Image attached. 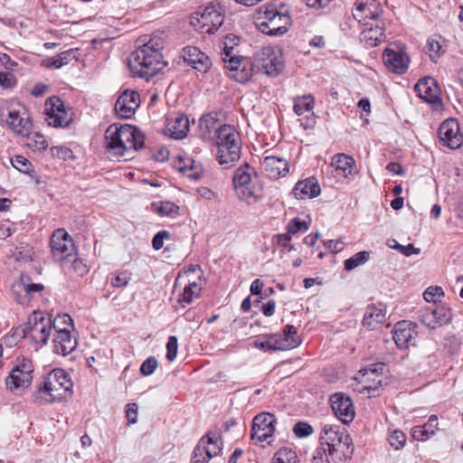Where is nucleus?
<instances>
[{
	"label": "nucleus",
	"mask_w": 463,
	"mask_h": 463,
	"mask_svg": "<svg viewBox=\"0 0 463 463\" xmlns=\"http://www.w3.org/2000/svg\"><path fill=\"white\" fill-rule=\"evenodd\" d=\"M144 136L136 127L128 124H112L105 131L104 146L115 156H124L143 147Z\"/></svg>",
	"instance_id": "1"
},
{
	"label": "nucleus",
	"mask_w": 463,
	"mask_h": 463,
	"mask_svg": "<svg viewBox=\"0 0 463 463\" xmlns=\"http://www.w3.org/2000/svg\"><path fill=\"white\" fill-rule=\"evenodd\" d=\"M162 43L156 39L138 47L128 60V67L134 76L151 78L165 65L161 52Z\"/></svg>",
	"instance_id": "2"
},
{
	"label": "nucleus",
	"mask_w": 463,
	"mask_h": 463,
	"mask_svg": "<svg viewBox=\"0 0 463 463\" xmlns=\"http://www.w3.org/2000/svg\"><path fill=\"white\" fill-rule=\"evenodd\" d=\"M216 160L224 168L231 167L241 156L240 135L233 126L222 125L215 138Z\"/></svg>",
	"instance_id": "3"
},
{
	"label": "nucleus",
	"mask_w": 463,
	"mask_h": 463,
	"mask_svg": "<svg viewBox=\"0 0 463 463\" xmlns=\"http://www.w3.org/2000/svg\"><path fill=\"white\" fill-rule=\"evenodd\" d=\"M257 173L253 167L245 164L236 169L233 175V185L236 196L247 204L256 203L263 195L262 186L254 179Z\"/></svg>",
	"instance_id": "4"
},
{
	"label": "nucleus",
	"mask_w": 463,
	"mask_h": 463,
	"mask_svg": "<svg viewBox=\"0 0 463 463\" xmlns=\"http://www.w3.org/2000/svg\"><path fill=\"white\" fill-rule=\"evenodd\" d=\"M73 383L69 374L60 368L53 369L44 378L39 392L45 402H61L72 393Z\"/></svg>",
	"instance_id": "5"
},
{
	"label": "nucleus",
	"mask_w": 463,
	"mask_h": 463,
	"mask_svg": "<svg viewBox=\"0 0 463 463\" xmlns=\"http://www.w3.org/2000/svg\"><path fill=\"white\" fill-rule=\"evenodd\" d=\"M259 30L270 36H280L288 30L289 15L283 6L279 10L274 6L260 7L255 17Z\"/></svg>",
	"instance_id": "6"
},
{
	"label": "nucleus",
	"mask_w": 463,
	"mask_h": 463,
	"mask_svg": "<svg viewBox=\"0 0 463 463\" xmlns=\"http://www.w3.org/2000/svg\"><path fill=\"white\" fill-rule=\"evenodd\" d=\"M224 16L223 6L212 2L191 14L190 24L201 33L213 34L222 25Z\"/></svg>",
	"instance_id": "7"
},
{
	"label": "nucleus",
	"mask_w": 463,
	"mask_h": 463,
	"mask_svg": "<svg viewBox=\"0 0 463 463\" xmlns=\"http://www.w3.org/2000/svg\"><path fill=\"white\" fill-rule=\"evenodd\" d=\"M320 446L331 450L344 458L351 453V439L348 434L337 425L325 424L322 428Z\"/></svg>",
	"instance_id": "8"
},
{
	"label": "nucleus",
	"mask_w": 463,
	"mask_h": 463,
	"mask_svg": "<svg viewBox=\"0 0 463 463\" xmlns=\"http://www.w3.org/2000/svg\"><path fill=\"white\" fill-rule=\"evenodd\" d=\"M383 364H372L361 369L352 384L354 391L368 397L376 396L382 387Z\"/></svg>",
	"instance_id": "9"
},
{
	"label": "nucleus",
	"mask_w": 463,
	"mask_h": 463,
	"mask_svg": "<svg viewBox=\"0 0 463 463\" xmlns=\"http://www.w3.org/2000/svg\"><path fill=\"white\" fill-rule=\"evenodd\" d=\"M51 317L40 311L33 312L24 326V336L37 345H46L52 335Z\"/></svg>",
	"instance_id": "10"
},
{
	"label": "nucleus",
	"mask_w": 463,
	"mask_h": 463,
	"mask_svg": "<svg viewBox=\"0 0 463 463\" xmlns=\"http://www.w3.org/2000/svg\"><path fill=\"white\" fill-rule=\"evenodd\" d=\"M252 65L261 73L277 76L284 67L282 52L278 47H262L256 52Z\"/></svg>",
	"instance_id": "11"
},
{
	"label": "nucleus",
	"mask_w": 463,
	"mask_h": 463,
	"mask_svg": "<svg viewBox=\"0 0 463 463\" xmlns=\"http://www.w3.org/2000/svg\"><path fill=\"white\" fill-rule=\"evenodd\" d=\"M33 364L32 360L28 358H18L14 367L6 378L7 389L14 391L27 388L33 377Z\"/></svg>",
	"instance_id": "12"
},
{
	"label": "nucleus",
	"mask_w": 463,
	"mask_h": 463,
	"mask_svg": "<svg viewBox=\"0 0 463 463\" xmlns=\"http://www.w3.org/2000/svg\"><path fill=\"white\" fill-rule=\"evenodd\" d=\"M383 61L386 68L396 74H403L408 71L410 57L403 45L393 43L383 52Z\"/></svg>",
	"instance_id": "13"
},
{
	"label": "nucleus",
	"mask_w": 463,
	"mask_h": 463,
	"mask_svg": "<svg viewBox=\"0 0 463 463\" xmlns=\"http://www.w3.org/2000/svg\"><path fill=\"white\" fill-rule=\"evenodd\" d=\"M45 116L47 124L53 128H65L72 121V118L66 110L63 101L57 96L46 99Z\"/></svg>",
	"instance_id": "14"
},
{
	"label": "nucleus",
	"mask_w": 463,
	"mask_h": 463,
	"mask_svg": "<svg viewBox=\"0 0 463 463\" xmlns=\"http://www.w3.org/2000/svg\"><path fill=\"white\" fill-rule=\"evenodd\" d=\"M383 14V7L378 0H356L352 10L353 19L362 25L377 22Z\"/></svg>",
	"instance_id": "15"
},
{
	"label": "nucleus",
	"mask_w": 463,
	"mask_h": 463,
	"mask_svg": "<svg viewBox=\"0 0 463 463\" xmlns=\"http://www.w3.org/2000/svg\"><path fill=\"white\" fill-rule=\"evenodd\" d=\"M53 258L61 261L73 255L75 246L73 240L63 229L53 232L50 241Z\"/></svg>",
	"instance_id": "16"
},
{
	"label": "nucleus",
	"mask_w": 463,
	"mask_h": 463,
	"mask_svg": "<svg viewBox=\"0 0 463 463\" xmlns=\"http://www.w3.org/2000/svg\"><path fill=\"white\" fill-rule=\"evenodd\" d=\"M276 420L270 413H260L252 421L251 439L255 443L263 442L271 438L275 431Z\"/></svg>",
	"instance_id": "17"
},
{
	"label": "nucleus",
	"mask_w": 463,
	"mask_h": 463,
	"mask_svg": "<svg viewBox=\"0 0 463 463\" xmlns=\"http://www.w3.org/2000/svg\"><path fill=\"white\" fill-rule=\"evenodd\" d=\"M226 57L228 58L223 63L228 70L229 77L240 83L248 82L252 76L253 65L241 56H228L226 54Z\"/></svg>",
	"instance_id": "18"
},
{
	"label": "nucleus",
	"mask_w": 463,
	"mask_h": 463,
	"mask_svg": "<svg viewBox=\"0 0 463 463\" xmlns=\"http://www.w3.org/2000/svg\"><path fill=\"white\" fill-rule=\"evenodd\" d=\"M314 104L315 99L311 95L298 97L294 100V111L299 117L298 121L304 129L312 128L316 124Z\"/></svg>",
	"instance_id": "19"
},
{
	"label": "nucleus",
	"mask_w": 463,
	"mask_h": 463,
	"mask_svg": "<svg viewBox=\"0 0 463 463\" xmlns=\"http://www.w3.org/2000/svg\"><path fill=\"white\" fill-rule=\"evenodd\" d=\"M453 314L447 306L436 308L426 307L421 310L420 320L429 328L435 329L451 322Z\"/></svg>",
	"instance_id": "20"
},
{
	"label": "nucleus",
	"mask_w": 463,
	"mask_h": 463,
	"mask_svg": "<svg viewBox=\"0 0 463 463\" xmlns=\"http://www.w3.org/2000/svg\"><path fill=\"white\" fill-rule=\"evenodd\" d=\"M140 105V96L133 90H124L115 103V112L121 118H132Z\"/></svg>",
	"instance_id": "21"
},
{
	"label": "nucleus",
	"mask_w": 463,
	"mask_h": 463,
	"mask_svg": "<svg viewBox=\"0 0 463 463\" xmlns=\"http://www.w3.org/2000/svg\"><path fill=\"white\" fill-rule=\"evenodd\" d=\"M331 408L335 415L344 423L351 422L355 416L352 399L342 392H336L330 397Z\"/></svg>",
	"instance_id": "22"
},
{
	"label": "nucleus",
	"mask_w": 463,
	"mask_h": 463,
	"mask_svg": "<svg viewBox=\"0 0 463 463\" xmlns=\"http://www.w3.org/2000/svg\"><path fill=\"white\" fill-rule=\"evenodd\" d=\"M194 271L195 269L184 271L183 274H179L175 279V288L184 285L183 292L179 296V303L183 307L191 304L194 298L199 296V293L201 291V286L199 285V283L190 279L191 275H193Z\"/></svg>",
	"instance_id": "23"
},
{
	"label": "nucleus",
	"mask_w": 463,
	"mask_h": 463,
	"mask_svg": "<svg viewBox=\"0 0 463 463\" xmlns=\"http://www.w3.org/2000/svg\"><path fill=\"white\" fill-rule=\"evenodd\" d=\"M438 134L443 146L451 149L458 148L463 144V135L460 133L459 125L453 118L443 121Z\"/></svg>",
	"instance_id": "24"
},
{
	"label": "nucleus",
	"mask_w": 463,
	"mask_h": 463,
	"mask_svg": "<svg viewBox=\"0 0 463 463\" xmlns=\"http://www.w3.org/2000/svg\"><path fill=\"white\" fill-rule=\"evenodd\" d=\"M328 167L337 178L349 179L354 177L357 172L354 159L342 153L333 156Z\"/></svg>",
	"instance_id": "25"
},
{
	"label": "nucleus",
	"mask_w": 463,
	"mask_h": 463,
	"mask_svg": "<svg viewBox=\"0 0 463 463\" xmlns=\"http://www.w3.org/2000/svg\"><path fill=\"white\" fill-rule=\"evenodd\" d=\"M260 167L264 175L270 179L284 177L289 171L288 160L276 156H265L260 162Z\"/></svg>",
	"instance_id": "26"
},
{
	"label": "nucleus",
	"mask_w": 463,
	"mask_h": 463,
	"mask_svg": "<svg viewBox=\"0 0 463 463\" xmlns=\"http://www.w3.org/2000/svg\"><path fill=\"white\" fill-rule=\"evenodd\" d=\"M393 340L399 348H408L414 345L417 331L411 321H400L392 330Z\"/></svg>",
	"instance_id": "27"
},
{
	"label": "nucleus",
	"mask_w": 463,
	"mask_h": 463,
	"mask_svg": "<svg viewBox=\"0 0 463 463\" xmlns=\"http://www.w3.org/2000/svg\"><path fill=\"white\" fill-rule=\"evenodd\" d=\"M5 123L15 135L21 137L30 134L33 128L32 120L25 110L8 111Z\"/></svg>",
	"instance_id": "28"
},
{
	"label": "nucleus",
	"mask_w": 463,
	"mask_h": 463,
	"mask_svg": "<svg viewBox=\"0 0 463 463\" xmlns=\"http://www.w3.org/2000/svg\"><path fill=\"white\" fill-rule=\"evenodd\" d=\"M183 57L189 66L199 72L204 73L211 67V60L209 57L205 53L202 52L197 47L187 46L184 48Z\"/></svg>",
	"instance_id": "29"
},
{
	"label": "nucleus",
	"mask_w": 463,
	"mask_h": 463,
	"mask_svg": "<svg viewBox=\"0 0 463 463\" xmlns=\"http://www.w3.org/2000/svg\"><path fill=\"white\" fill-rule=\"evenodd\" d=\"M189 131V119L184 114H175L167 118L165 134L175 139H182Z\"/></svg>",
	"instance_id": "30"
},
{
	"label": "nucleus",
	"mask_w": 463,
	"mask_h": 463,
	"mask_svg": "<svg viewBox=\"0 0 463 463\" xmlns=\"http://www.w3.org/2000/svg\"><path fill=\"white\" fill-rule=\"evenodd\" d=\"M386 320V307L383 303L369 305L364 312L363 324L373 330L381 326Z\"/></svg>",
	"instance_id": "31"
},
{
	"label": "nucleus",
	"mask_w": 463,
	"mask_h": 463,
	"mask_svg": "<svg viewBox=\"0 0 463 463\" xmlns=\"http://www.w3.org/2000/svg\"><path fill=\"white\" fill-rule=\"evenodd\" d=\"M414 89L418 96L429 103H435L439 100V90L436 80L431 77L420 80Z\"/></svg>",
	"instance_id": "32"
},
{
	"label": "nucleus",
	"mask_w": 463,
	"mask_h": 463,
	"mask_svg": "<svg viewBox=\"0 0 463 463\" xmlns=\"http://www.w3.org/2000/svg\"><path fill=\"white\" fill-rule=\"evenodd\" d=\"M320 192L319 183L315 177L298 182L293 191L295 197L301 200L315 198Z\"/></svg>",
	"instance_id": "33"
},
{
	"label": "nucleus",
	"mask_w": 463,
	"mask_h": 463,
	"mask_svg": "<svg viewBox=\"0 0 463 463\" xmlns=\"http://www.w3.org/2000/svg\"><path fill=\"white\" fill-rule=\"evenodd\" d=\"M52 335L55 354L65 356L75 350L77 340L71 333L61 332V334H53Z\"/></svg>",
	"instance_id": "34"
},
{
	"label": "nucleus",
	"mask_w": 463,
	"mask_h": 463,
	"mask_svg": "<svg viewBox=\"0 0 463 463\" xmlns=\"http://www.w3.org/2000/svg\"><path fill=\"white\" fill-rule=\"evenodd\" d=\"M439 430L437 415H431L424 425L415 426L411 429V436L418 441H427Z\"/></svg>",
	"instance_id": "35"
},
{
	"label": "nucleus",
	"mask_w": 463,
	"mask_h": 463,
	"mask_svg": "<svg viewBox=\"0 0 463 463\" xmlns=\"http://www.w3.org/2000/svg\"><path fill=\"white\" fill-rule=\"evenodd\" d=\"M221 127H222V125L215 115H204L199 120L200 136L205 140L215 138Z\"/></svg>",
	"instance_id": "36"
},
{
	"label": "nucleus",
	"mask_w": 463,
	"mask_h": 463,
	"mask_svg": "<svg viewBox=\"0 0 463 463\" xmlns=\"http://www.w3.org/2000/svg\"><path fill=\"white\" fill-rule=\"evenodd\" d=\"M175 167L184 175L191 179H198L203 174V167L201 164L195 162L191 157H180L175 162Z\"/></svg>",
	"instance_id": "37"
},
{
	"label": "nucleus",
	"mask_w": 463,
	"mask_h": 463,
	"mask_svg": "<svg viewBox=\"0 0 463 463\" xmlns=\"http://www.w3.org/2000/svg\"><path fill=\"white\" fill-rule=\"evenodd\" d=\"M360 40L368 48L377 46L385 40L383 26L377 24L374 27L364 30Z\"/></svg>",
	"instance_id": "38"
},
{
	"label": "nucleus",
	"mask_w": 463,
	"mask_h": 463,
	"mask_svg": "<svg viewBox=\"0 0 463 463\" xmlns=\"http://www.w3.org/2000/svg\"><path fill=\"white\" fill-rule=\"evenodd\" d=\"M199 441H204V451L207 455L206 458L212 459L219 455L222 449V442L219 434L208 432L205 436L202 437Z\"/></svg>",
	"instance_id": "39"
},
{
	"label": "nucleus",
	"mask_w": 463,
	"mask_h": 463,
	"mask_svg": "<svg viewBox=\"0 0 463 463\" xmlns=\"http://www.w3.org/2000/svg\"><path fill=\"white\" fill-rule=\"evenodd\" d=\"M179 206L170 201L153 202L150 210L162 217L175 218L179 215Z\"/></svg>",
	"instance_id": "40"
},
{
	"label": "nucleus",
	"mask_w": 463,
	"mask_h": 463,
	"mask_svg": "<svg viewBox=\"0 0 463 463\" xmlns=\"http://www.w3.org/2000/svg\"><path fill=\"white\" fill-rule=\"evenodd\" d=\"M51 324L52 335L61 332L71 333L74 329L73 320L68 314H59L53 319L51 318Z\"/></svg>",
	"instance_id": "41"
},
{
	"label": "nucleus",
	"mask_w": 463,
	"mask_h": 463,
	"mask_svg": "<svg viewBox=\"0 0 463 463\" xmlns=\"http://www.w3.org/2000/svg\"><path fill=\"white\" fill-rule=\"evenodd\" d=\"M345 459L319 445L313 454L311 463H343Z\"/></svg>",
	"instance_id": "42"
},
{
	"label": "nucleus",
	"mask_w": 463,
	"mask_h": 463,
	"mask_svg": "<svg viewBox=\"0 0 463 463\" xmlns=\"http://www.w3.org/2000/svg\"><path fill=\"white\" fill-rule=\"evenodd\" d=\"M442 42V37L436 34L430 36L427 40L425 47L426 52H428L430 59L434 62H437L439 57L445 52Z\"/></svg>",
	"instance_id": "43"
},
{
	"label": "nucleus",
	"mask_w": 463,
	"mask_h": 463,
	"mask_svg": "<svg viewBox=\"0 0 463 463\" xmlns=\"http://www.w3.org/2000/svg\"><path fill=\"white\" fill-rule=\"evenodd\" d=\"M26 137V146L33 152H43L47 149L49 146V143L45 137L39 132H32L30 134L24 136Z\"/></svg>",
	"instance_id": "44"
},
{
	"label": "nucleus",
	"mask_w": 463,
	"mask_h": 463,
	"mask_svg": "<svg viewBox=\"0 0 463 463\" xmlns=\"http://www.w3.org/2000/svg\"><path fill=\"white\" fill-rule=\"evenodd\" d=\"M241 39L233 33L227 34L222 40V49L221 52L222 60L223 62L226 61V54L228 56H238L236 48L239 46Z\"/></svg>",
	"instance_id": "45"
},
{
	"label": "nucleus",
	"mask_w": 463,
	"mask_h": 463,
	"mask_svg": "<svg viewBox=\"0 0 463 463\" xmlns=\"http://www.w3.org/2000/svg\"><path fill=\"white\" fill-rule=\"evenodd\" d=\"M25 282V276H21L20 279L15 280L11 287L12 295L15 300L22 305H26L29 303Z\"/></svg>",
	"instance_id": "46"
},
{
	"label": "nucleus",
	"mask_w": 463,
	"mask_h": 463,
	"mask_svg": "<svg viewBox=\"0 0 463 463\" xmlns=\"http://www.w3.org/2000/svg\"><path fill=\"white\" fill-rule=\"evenodd\" d=\"M269 342H270V351H281L288 349V337H289V325H286L284 327V335H268Z\"/></svg>",
	"instance_id": "47"
},
{
	"label": "nucleus",
	"mask_w": 463,
	"mask_h": 463,
	"mask_svg": "<svg viewBox=\"0 0 463 463\" xmlns=\"http://www.w3.org/2000/svg\"><path fill=\"white\" fill-rule=\"evenodd\" d=\"M132 279V273L129 270H117L109 275L110 284L114 288H124Z\"/></svg>",
	"instance_id": "48"
},
{
	"label": "nucleus",
	"mask_w": 463,
	"mask_h": 463,
	"mask_svg": "<svg viewBox=\"0 0 463 463\" xmlns=\"http://www.w3.org/2000/svg\"><path fill=\"white\" fill-rule=\"evenodd\" d=\"M369 259V253L367 251H359L351 258L345 260V269L346 270H353L355 268L364 264Z\"/></svg>",
	"instance_id": "49"
},
{
	"label": "nucleus",
	"mask_w": 463,
	"mask_h": 463,
	"mask_svg": "<svg viewBox=\"0 0 463 463\" xmlns=\"http://www.w3.org/2000/svg\"><path fill=\"white\" fill-rule=\"evenodd\" d=\"M406 435L400 430H393L389 433L388 441L389 444L395 449H402L406 443Z\"/></svg>",
	"instance_id": "50"
},
{
	"label": "nucleus",
	"mask_w": 463,
	"mask_h": 463,
	"mask_svg": "<svg viewBox=\"0 0 463 463\" xmlns=\"http://www.w3.org/2000/svg\"><path fill=\"white\" fill-rule=\"evenodd\" d=\"M311 224V218L306 215L303 218L295 217L291 221V234L307 232Z\"/></svg>",
	"instance_id": "51"
},
{
	"label": "nucleus",
	"mask_w": 463,
	"mask_h": 463,
	"mask_svg": "<svg viewBox=\"0 0 463 463\" xmlns=\"http://www.w3.org/2000/svg\"><path fill=\"white\" fill-rule=\"evenodd\" d=\"M11 164L21 173L30 175L33 172L32 163L23 156H15L11 158Z\"/></svg>",
	"instance_id": "52"
},
{
	"label": "nucleus",
	"mask_w": 463,
	"mask_h": 463,
	"mask_svg": "<svg viewBox=\"0 0 463 463\" xmlns=\"http://www.w3.org/2000/svg\"><path fill=\"white\" fill-rule=\"evenodd\" d=\"M293 432L297 438L304 439L311 436L314 432V429L307 421H298L294 425Z\"/></svg>",
	"instance_id": "53"
},
{
	"label": "nucleus",
	"mask_w": 463,
	"mask_h": 463,
	"mask_svg": "<svg viewBox=\"0 0 463 463\" xmlns=\"http://www.w3.org/2000/svg\"><path fill=\"white\" fill-rule=\"evenodd\" d=\"M444 296V291L442 288L438 286H431L425 289L423 293L424 299L430 303V302H436L438 299L442 298Z\"/></svg>",
	"instance_id": "54"
},
{
	"label": "nucleus",
	"mask_w": 463,
	"mask_h": 463,
	"mask_svg": "<svg viewBox=\"0 0 463 463\" xmlns=\"http://www.w3.org/2000/svg\"><path fill=\"white\" fill-rule=\"evenodd\" d=\"M286 229V233L277 234L273 238L275 246L283 252L289 251V228L287 226Z\"/></svg>",
	"instance_id": "55"
},
{
	"label": "nucleus",
	"mask_w": 463,
	"mask_h": 463,
	"mask_svg": "<svg viewBox=\"0 0 463 463\" xmlns=\"http://www.w3.org/2000/svg\"><path fill=\"white\" fill-rule=\"evenodd\" d=\"M204 451V441H199L194 449L191 463H208L211 459L206 458Z\"/></svg>",
	"instance_id": "56"
},
{
	"label": "nucleus",
	"mask_w": 463,
	"mask_h": 463,
	"mask_svg": "<svg viewBox=\"0 0 463 463\" xmlns=\"http://www.w3.org/2000/svg\"><path fill=\"white\" fill-rule=\"evenodd\" d=\"M51 154L53 157L67 161L73 157L72 151L64 146H57L51 147Z\"/></svg>",
	"instance_id": "57"
},
{
	"label": "nucleus",
	"mask_w": 463,
	"mask_h": 463,
	"mask_svg": "<svg viewBox=\"0 0 463 463\" xmlns=\"http://www.w3.org/2000/svg\"><path fill=\"white\" fill-rule=\"evenodd\" d=\"M17 80L10 71H0V87L2 89H13L16 86Z\"/></svg>",
	"instance_id": "58"
},
{
	"label": "nucleus",
	"mask_w": 463,
	"mask_h": 463,
	"mask_svg": "<svg viewBox=\"0 0 463 463\" xmlns=\"http://www.w3.org/2000/svg\"><path fill=\"white\" fill-rule=\"evenodd\" d=\"M178 349V341L177 337L175 335H171L168 337L166 343V358L168 361L172 362L175 359Z\"/></svg>",
	"instance_id": "59"
},
{
	"label": "nucleus",
	"mask_w": 463,
	"mask_h": 463,
	"mask_svg": "<svg viewBox=\"0 0 463 463\" xmlns=\"http://www.w3.org/2000/svg\"><path fill=\"white\" fill-rule=\"evenodd\" d=\"M157 360L155 357H148L142 363L140 373L145 376L151 375L157 368Z\"/></svg>",
	"instance_id": "60"
},
{
	"label": "nucleus",
	"mask_w": 463,
	"mask_h": 463,
	"mask_svg": "<svg viewBox=\"0 0 463 463\" xmlns=\"http://www.w3.org/2000/svg\"><path fill=\"white\" fill-rule=\"evenodd\" d=\"M70 54L67 52H62L60 55L53 56L51 59L48 60V62L46 63L47 67H52L55 69H59L62 67L63 65L68 63V56Z\"/></svg>",
	"instance_id": "61"
},
{
	"label": "nucleus",
	"mask_w": 463,
	"mask_h": 463,
	"mask_svg": "<svg viewBox=\"0 0 463 463\" xmlns=\"http://www.w3.org/2000/svg\"><path fill=\"white\" fill-rule=\"evenodd\" d=\"M26 278V293L28 297V300L30 301L31 298L37 292H41L44 289V286L42 283H32L29 277Z\"/></svg>",
	"instance_id": "62"
},
{
	"label": "nucleus",
	"mask_w": 463,
	"mask_h": 463,
	"mask_svg": "<svg viewBox=\"0 0 463 463\" xmlns=\"http://www.w3.org/2000/svg\"><path fill=\"white\" fill-rule=\"evenodd\" d=\"M272 463H289V450L283 447L279 449L274 455Z\"/></svg>",
	"instance_id": "63"
},
{
	"label": "nucleus",
	"mask_w": 463,
	"mask_h": 463,
	"mask_svg": "<svg viewBox=\"0 0 463 463\" xmlns=\"http://www.w3.org/2000/svg\"><path fill=\"white\" fill-rule=\"evenodd\" d=\"M170 237V234L166 231H161L157 232L153 240H152V246L155 250H160L164 245V240Z\"/></svg>",
	"instance_id": "64"
}]
</instances>
